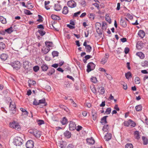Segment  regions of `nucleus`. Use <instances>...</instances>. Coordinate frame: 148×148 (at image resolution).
Segmentation results:
<instances>
[{
	"label": "nucleus",
	"instance_id": "1",
	"mask_svg": "<svg viewBox=\"0 0 148 148\" xmlns=\"http://www.w3.org/2000/svg\"><path fill=\"white\" fill-rule=\"evenodd\" d=\"M32 64L29 61L25 60L23 62V67L27 71H29L32 69Z\"/></svg>",
	"mask_w": 148,
	"mask_h": 148
},
{
	"label": "nucleus",
	"instance_id": "2",
	"mask_svg": "<svg viewBox=\"0 0 148 148\" xmlns=\"http://www.w3.org/2000/svg\"><path fill=\"white\" fill-rule=\"evenodd\" d=\"M23 140L19 137H16L14 140L13 143L16 146H20L22 145Z\"/></svg>",
	"mask_w": 148,
	"mask_h": 148
},
{
	"label": "nucleus",
	"instance_id": "3",
	"mask_svg": "<svg viewBox=\"0 0 148 148\" xmlns=\"http://www.w3.org/2000/svg\"><path fill=\"white\" fill-rule=\"evenodd\" d=\"M129 20L126 18L121 17L120 21V24L123 27L125 28L127 26V22Z\"/></svg>",
	"mask_w": 148,
	"mask_h": 148
},
{
	"label": "nucleus",
	"instance_id": "4",
	"mask_svg": "<svg viewBox=\"0 0 148 148\" xmlns=\"http://www.w3.org/2000/svg\"><path fill=\"white\" fill-rule=\"evenodd\" d=\"M10 127L18 130H19L21 129L20 126L15 121L10 123Z\"/></svg>",
	"mask_w": 148,
	"mask_h": 148
},
{
	"label": "nucleus",
	"instance_id": "5",
	"mask_svg": "<svg viewBox=\"0 0 148 148\" xmlns=\"http://www.w3.org/2000/svg\"><path fill=\"white\" fill-rule=\"evenodd\" d=\"M87 67L86 71L89 73L95 69V65L92 62H90L88 64Z\"/></svg>",
	"mask_w": 148,
	"mask_h": 148
},
{
	"label": "nucleus",
	"instance_id": "6",
	"mask_svg": "<svg viewBox=\"0 0 148 148\" xmlns=\"http://www.w3.org/2000/svg\"><path fill=\"white\" fill-rule=\"evenodd\" d=\"M21 63H20L19 61H16L14 62L11 65L14 69L18 70L21 68Z\"/></svg>",
	"mask_w": 148,
	"mask_h": 148
},
{
	"label": "nucleus",
	"instance_id": "7",
	"mask_svg": "<svg viewBox=\"0 0 148 148\" xmlns=\"http://www.w3.org/2000/svg\"><path fill=\"white\" fill-rule=\"evenodd\" d=\"M9 109L11 111V114H13L16 113V106L14 103H12L11 102L10 103Z\"/></svg>",
	"mask_w": 148,
	"mask_h": 148
},
{
	"label": "nucleus",
	"instance_id": "8",
	"mask_svg": "<svg viewBox=\"0 0 148 148\" xmlns=\"http://www.w3.org/2000/svg\"><path fill=\"white\" fill-rule=\"evenodd\" d=\"M68 6L71 8H74L76 6V3L74 1L71 0L69 1L67 3Z\"/></svg>",
	"mask_w": 148,
	"mask_h": 148
},
{
	"label": "nucleus",
	"instance_id": "9",
	"mask_svg": "<svg viewBox=\"0 0 148 148\" xmlns=\"http://www.w3.org/2000/svg\"><path fill=\"white\" fill-rule=\"evenodd\" d=\"M34 144V142L32 140H28L26 143V148H33Z\"/></svg>",
	"mask_w": 148,
	"mask_h": 148
},
{
	"label": "nucleus",
	"instance_id": "10",
	"mask_svg": "<svg viewBox=\"0 0 148 148\" xmlns=\"http://www.w3.org/2000/svg\"><path fill=\"white\" fill-rule=\"evenodd\" d=\"M69 125L70 130H73L76 129V124L75 122L72 121H70Z\"/></svg>",
	"mask_w": 148,
	"mask_h": 148
},
{
	"label": "nucleus",
	"instance_id": "11",
	"mask_svg": "<svg viewBox=\"0 0 148 148\" xmlns=\"http://www.w3.org/2000/svg\"><path fill=\"white\" fill-rule=\"evenodd\" d=\"M33 135L36 137H39L41 135V133L40 131L35 129Z\"/></svg>",
	"mask_w": 148,
	"mask_h": 148
},
{
	"label": "nucleus",
	"instance_id": "12",
	"mask_svg": "<svg viewBox=\"0 0 148 148\" xmlns=\"http://www.w3.org/2000/svg\"><path fill=\"white\" fill-rule=\"evenodd\" d=\"M97 89L98 90V92L100 94L103 95L105 92V90L103 87L102 86L98 87Z\"/></svg>",
	"mask_w": 148,
	"mask_h": 148
},
{
	"label": "nucleus",
	"instance_id": "13",
	"mask_svg": "<svg viewBox=\"0 0 148 148\" xmlns=\"http://www.w3.org/2000/svg\"><path fill=\"white\" fill-rule=\"evenodd\" d=\"M86 141L89 145H93L95 143L94 140L92 137L91 138L87 139Z\"/></svg>",
	"mask_w": 148,
	"mask_h": 148
},
{
	"label": "nucleus",
	"instance_id": "14",
	"mask_svg": "<svg viewBox=\"0 0 148 148\" xmlns=\"http://www.w3.org/2000/svg\"><path fill=\"white\" fill-rule=\"evenodd\" d=\"M8 58V56L7 54L6 53H2L0 56V58L3 61H4L6 60Z\"/></svg>",
	"mask_w": 148,
	"mask_h": 148
},
{
	"label": "nucleus",
	"instance_id": "15",
	"mask_svg": "<svg viewBox=\"0 0 148 148\" xmlns=\"http://www.w3.org/2000/svg\"><path fill=\"white\" fill-rule=\"evenodd\" d=\"M108 116H103L101 119V121L100 123L102 125H104L105 124H106L108 123L106 121V118L108 117Z\"/></svg>",
	"mask_w": 148,
	"mask_h": 148
},
{
	"label": "nucleus",
	"instance_id": "16",
	"mask_svg": "<svg viewBox=\"0 0 148 148\" xmlns=\"http://www.w3.org/2000/svg\"><path fill=\"white\" fill-rule=\"evenodd\" d=\"M54 8V10L56 11H59L62 9L61 5L58 4H56Z\"/></svg>",
	"mask_w": 148,
	"mask_h": 148
},
{
	"label": "nucleus",
	"instance_id": "17",
	"mask_svg": "<svg viewBox=\"0 0 148 148\" xmlns=\"http://www.w3.org/2000/svg\"><path fill=\"white\" fill-rule=\"evenodd\" d=\"M138 35L141 38H143L145 35V33L143 30H140L138 32Z\"/></svg>",
	"mask_w": 148,
	"mask_h": 148
},
{
	"label": "nucleus",
	"instance_id": "18",
	"mask_svg": "<svg viewBox=\"0 0 148 148\" xmlns=\"http://www.w3.org/2000/svg\"><path fill=\"white\" fill-rule=\"evenodd\" d=\"M136 55L142 59H143L145 57L144 54L141 52H137Z\"/></svg>",
	"mask_w": 148,
	"mask_h": 148
},
{
	"label": "nucleus",
	"instance_id": "19",
	"mask_svg": "<svg viewBox=\"0 0 148 148\" xmlns=\"http://www.w3.org/2000/svg\"><path fill=\"white\" fill-rule=\"evenodd\" d=\"M112 138V134H111L107 133L106 135L104 136V139L108 141L110 140Z\"/></svg>",
	"mask_w": 148,
	"mask_h": 148
},
{
	"label": "nucleus",
	"instance_id": "20",
	"mask_svg": "<svg viewBox=\"0 0 148 148\" xmlns=\"http://www.w3.org/2000/svg\"><path fill=\"white\" fill-rule=\"evenodd\" d=\"M49 67L46 64H42L41 66V68L43 71H46L48 69Z\"/></svg>",
	"mask_w": 148,
	"mask_h": 148
},
{
	"label": "nucleus",
	"instance_id": "21",
	"mask_svg": "<svg viewBox=\"0 0 148 148\" xmlns=\"http://www.w3.org/2000/svg\"><path fill=\"white\" fill-rule=\"evenodd\" d=\"M142 139L144 145H146L148 144V139L147 137L145 136H143L142 137Z\"/></svg>",
	"mask_w": 148,
	"mask_h": 148
},
{
	"label": "nucleus",
	"instance_id": "22",
	"mask_svg": "<svg viewBox=\"0 0 148 148\" xmlns=\"http://www.w3.org/2000/svg\"><path fill=\"white\" fill-rule=\"evenodd\" d=\"M134 134L135 136V138L137 140L140 139V136L139 131H135L134 133Z\"/></svg>",
	"mask_w": 148,
	"mask_h": 148
},
{
	"label": "nucleus",
	"instance_id": "23",
	"mask_svg": "<svg viewBox=\"0 0 148 148\" xmlns=\"http://www.w3.org/2000/svg\"><path fill=\"white\" fill-rule=\"evenodd\" d=\"M64 135L65 137L67 138H70L71 136V132L67 131L64 133Z\"/></svg>",
	"mask_w": 148,
	"mask_h": 148
},
{
	"label": "nucleus",
	"instance_id": "24",
	"mask_svg": "<svg viewBox=\"0 0 148 148\" xmlns=\"http://www.w3.org/2000/svg\"><path fill=\"white\" fill-rule=\"evenodd\" d=\"M105 19L106 21L109 23V24L111 23V19L108 14H106L105 15Z\"/></svg>",
	"mask_w": 148,
	"mask_h": 148
},
{
	"label": "nucleus",
	"instance_id": "25",
	"mask_svg": "<svg viewBox=\"0 0 148 148\" xmlns=\"http://www.w3.org/2000/svg\"><path fill=\"white\" fill-rule=\"evenodd\" d=\"M68 8L67 6H65L63 9L62 13L64 14H66L68 12Z\"/></svg>",
	"mask_w": 148,
	"mask_h": 148
},
{
	"label": "nucleus",
	"instance_id": "26",
	"mask_svg": "<svg viewBox=\"0 0 148 148\" xmlns=\"http://www.w3.org/2000/svg\"><path fill=\"white\" fill-rule=\"evenodd\" d=\"M55 69L53 68H51L50 70H49L48 73H47V74L49 75L50 76L53 74L55 72Z\"/></svg>",
	"mask_w": 148,
	"mask_h": 148
},
{
	"label": "nucleus",
	"instance_id": "27",
	"mask_svg": "<svg viewBox=\"0 0 148 148\" xmlns=\"http://www.w3.org/2000/svg\"><path fill=\"white\" fill-rule=\"evenodd\" d=\"M51 18L55 20H59L60 19V18L59 16L53 14L51 15Z\"/></svg>",
	"mask_w": 148,
	"mask_h": 148
},
{
	"label": "nucleus",
	"instance_id": "28",
	"mask_svg": "<svg viewBox=\"0 0 148 148\" xmlns=\"http://www.w3.org/2000/svg\"><path fill=\"white\" fill-rule=\"evenodd\" d=\"M39 104H45L44 106H46L47 105V103L46 102L45 99L44 98L39 101Z\"/></svg>",
	"mask_w": 148,
	"mask_h": 148
},
{
	"label": "nucleus",
	"instance_id": "29",
	"mask_svg": "<svg viewBox=\"0 0 148 148\" xmlns=\"http://www.w3.org/2000/svg\"><path fill=\"white\" fill-rule=\"evenodd\" d=\"M95 15L93 13H89L88 15V17L91 20H93L94 19Z\"/></svg>",
	"mask_w": 148,
	"mask_h": 148
},
{
	"label": "nucleus",
	"instance_id": "30",
	"mask_svg": "<svg viewBox=\"0 0 148 148\" xmlns=\"http://www.w3.org/2000/svg\"><path fill=\"white\" fill-rule=\"evenodd\" d=\"M50 49L49 47H47V48H45L44 49H42V53L44 54H46L47 53L50 51Z\"/></svg>",
	"mask_w": 148,
	"mask_h": 148
},
{
	"label": "nucleus",
	"instance_id": "31",
	"mask_svg": "<svg viewBox=\"0 0 148 148\" xmlns=\"http://www.w3.org/2000/svg\"><path fill=\"white\" fill-rule=\"evenodd\" d=\"M142 109V107L141 105H139L136 106L135 107V109L137 111H141Z\"/></svg>",
	"mask_w": 148,
	"mask_h": 148
},
{
	"label": "nucleus",
	"instance_id": "32",
	"mask_svg": "<svg viewBox=\"0 0 148 148\" xmlns=\"http://www.w3.org/2000/svg\"><path fill=\"white\" fill-rule=\"evenodd\" d=\"M45 44L47 47H51L52 46L53 43L52 42L46 41L45 42Z\"/></svg>",
	"mask_w": 148,
	"mask_h": 148
},
{
	"label": "nucleus",
	"instance_id": "33",
	"mask_svg": "<svg viewBox=\"0 0 148 148\" xmlns=\"http://www.w3.org/2000/svg\"><path fill=\"white\" fill-rule=\"evenodd\" d=\"M5 47V44L2 42H0V50H3Z\"/></svg>",
	"mask_w": 148,
	"mask_h": 148
},
{
	"label": "nucleus",
	"instance_id": "34",
	"mask_svg": "<svg viewBox=\"0 0 148 148\" xmlns=\"http://www.w3.org/2000/svg\"><path fill=\"white\" fill-rule=\"evenodd\" d=\"M38 32L39 33L41 36H43L46 34V32L45 31L41 29L38 30Z\"/></svg>",
	"mask_w": 148,
	"mask_h": 148
},
{
	"label": "nucleus",
	"instance_id": "35",
	"mask_svg": "<svg viewBox=\"0 0 148 148\" xmlns=\"http://www.w3.org/2000/svg\"><path fill=\"white\" fill-rule=\"evenodd\" d=\"M125 75L126 78L128 79L132 77V74L130 72H128L126 73Z\"/></svg>",
	"mask_w": 148,
	"mask_h": 148
},
{
	"label": "nucleus",
	"instance_id": "36",
	"mask_svg": "<svg viewBox=\"0 0 148 148\" xmlns=\"http://www.w3.org/2000/svg\"><path fill=\"white\" fill-rule=\"evenodd\" d=\"M85 49H86V52L89 53L91 51L92 47L90 45H88L85 47Z\"/></svg>",
	"mask_w": 148,
	"mask_h": 148
},
{
	"label": "nucleus",
	"instance_id": "37",
	"mask_svg": "<svg viewBox=\"0 0 148 148\" xmlns=\"http://www.w3.org/2000/svg\"><path fill=\"white\" fill-rule=\"evenodd\" d=\"M31 4H32V3L29 2V1L27 2L26 5V8H27V9H31L33 8V6L31 5Z\"/></svg>",
	"mask_w": 148,
	"mask_h": 148
},
{
	"label": "nucleus",
	"instance_id": "38",
	"mask_svg": "<svg viewBox=\"0 0 148 148\" xmlns=\"http://www.w3.org/2000/svg\"><path fill=\"white\" fill-rule=\"evenodd\" d=\"M141 65L143 67H147L148 66V61L145 60L143 61L141 63Z\"/></svg>",
	"mask_w": 148,
	"mask_h": 148
},
{
	"label": "nucleus",
	"instance_id": "39",
	"mask_svg": "<svg viewBox=\"0 0 148 148\" xmlns=\"http://www.w3.org/2000/svg\"><path fill=\"white\" fill-rule=\"evenodd\" d=\"M0 21L3 24H5L6 23V19L2 16H0Z\"/></svg>",
	"mask_w": 148,
	"mask_h": 148
},
{
	"label": "nucleus",
	"instance_id": "40",
	"mask_svg": "<svg viewBox=\"0 0 148 148\" xmlns=\"http://www.w3.org/2000/svg\"><path fill=\"white\" fill-rule=\"evenodd\" d=\"M79 4L83 7H85L86 5V3L85 0H82L79 2Z\"/></svg>",
	"mask_w": 148,
	"mask_h": 148
},
{
	"label": "nucleus",
	"instance_id": "41",
	"mask_svg": "<svg viewBox=\"0 0 148 148\" xmlns=\"http://www.w3.org/2000/svg\"><path fill=\"white\" fill-rule=\"evenodd\" d=\"M29 86H30V85H34L36 84V82L34 80H29L28 81Z\"/></svg>",
	"mask_w": 148,
	"mask_h": 148
},
{
	"label": "nucleus",
	"instance_id": "42",
	"mask_svg": "<svg viewBox=\"0 0 148 148\" xmlns=\"http://www.w3.org/2000/svg\"><path fill=\"white\" fill-rule=\"evenodd\" d=\"M130 122H132L131 119H129L127 121H125L123 123L124 126L127 127L129 126L130 125Z\"/></svg>",
	"mask_w": 148,
	"mask_h": 148
},
{
	"label": "nucleus",
	"instance_id": "43",
	"mask_svg": "<svg viewBox=\"0 0 148 148\" xmlns=\"http://www.w3.org/2000/svg\"><path fill=\"white\" fill-rule=\"evenodd\" d=\"M121 83L122 85H123V88L125 90L127 89V84L126 83H125L124 82L122 81L121 82Z\"/></svg>",
	"mask_w": 148,
	"mask_h": 148
},
{
	"label": "nucleus",
	"instance_id": "44",
	"mask_svg": "<svg viewBox=\"0 0 148 148\" xmlns=\"http://www.w3.org/2000/svg\"><path fill=\"white\" fill-rule=\"evenodd\" d=\"M12 27H11L7 29H5V32H7L8 33L10 34L13 32V31L12 30Z\"/></svg>",
	"mask_w": 148,
	"mask_h": 148
},
{
	"label": "nucleus",
	"instance_id": "45",
	"mask_svg": "<svg viewBox=\"0 0 148 148\" xmlns=\"http://www.w3.org/2000/svg\"><path fill=\"white\" fill-rule=\"evenodd\" d=\"M38 19L37 20V21L39 22L40 23H42L43 21V17L41 16L40 15H38Z\"/></svg>",
	"mask_w": 148,
	"mask_h": 148
},
{
	"label": "nucleus",
	"instance_id": "46",
	"mask_svg": "<svg viewBox=\"0 0 148 148\" xmlns=\"http://www.w3.org/2000/svg\"><path fill=\"white\" fill-rule=\"evenodd\" d=\"M67 123V120L65 117H64L62 121V123L63 125H65Z\"/></svg>",
	"mask_w": 148,
	"mask_h": 148
},
{
	"label": "nucleus",
	"instance_id": "47",
	"mask_svg": "<svg viewBox=\"0 0 148 148\" xmlns=\"http://www.w3.org/2000/svg\"><path fill=\"white\" fill-rule=\"evenodd\" d=\"M52 54L53 56V57H54L56 56H58L59 54V53L56 51H53L52 52Z\"/></svg>",
	"mask_w": 148,
	"mask_h": 148
},
{
	"label": "nucleus",
	"instance_id": "48",
	"mask_svg": "<svg viewBox=\"0 0 148 148\" xmlns=\"http://www.w3.org/2000/svg\"><path fill=\"white\" fill-rule=\"evenodd\" d=\"M133 146L131 143H127L125 145V148H133Z\"/></svg>",
	"mask_w": 148,
	"mask_h": 148
},
{
	"label": "nucleus",
	"instance_id": "49",
	"mask_svg": "<svg viewBox=\"0 0 148 148\" xmlns=\"http://www.w3.org/2000/svg\"><path fill=\"white\" fill-rule=\"evenodd\" d=\"M24 12L25 14L27 15H30L32 14L29 10L27 9H24Z\"/></svg>",
	"mask_w": 148,
	"mask_h": 148
},
{
	"label": "nucleus",
	"instance_id": "50",
	"mask_svg": "<svg viewBox=\"0 0 148 148\" xmlns=\"http://www.w3.org/2000/svg\"><path fill=\"white\" fill-rule=\"evenodd\" d=\"M104 75L109 80H111L112 79V77L110 74L106 73H105Z\"/></svg>",
	"mask_w": 148,
	"mask_h": 148
},
{
	"label": "nucleus",
	"instance_id": "51",
	"mask_svg": "<svg viewBox=\"0 0 148 148\" xmlns=\"http://www.w3.org/2000/svg\"><path fill=\"white\" fill-rule=\"evenodd\" d=\"M91 81L93 83H95L97 81V79L95 77H92L91 78Z\"/></svg>",
	"mask_w": 148,
	"mask_h": 148
},
{
	"label": "nucleus",
	"instance_id": "52",
	"mask_svg": "<svg viewBox=\"0 0 148 148\" xmlns=\"http://www.w3.org/2000/svg\"><path fill=\"white\" fill-rule=\"evenodd\" d=\"M111 108H108L106 110L105 113L107 114H110L111 112Z\"/></svg>",
	"mask_w": 148,
	"mask_h": 148
},
{
	"label": "nucleus",
	"instance_id": "53",
	"mask_svg": "<svg viewBox=\"0 0 148 148\" xmlns=\"http://www.w3.org/2000/svg\"><path fill=\"white\" fill-rule=\"evenodd\" d=\"M106 23L105 22H102V29L105 30L107 28Z\"/></svg>",
	"mask_w": 148,
	"mask_h": 148
},
{
	"label": "nucleus",
	"instance_id": "54",
	"mask_svg": "<svg viewBox=\"0 0 148 148\" xmlns=\"http://www.w3.org/2000/svg\"><path fill=\"white\" fill-rule=\"evenodd\" d=\"M38 124L39 125H40L44 124V121L42 120H39L37 121Z\"/></svg>",
	"mask_w": 148,
	"mask_h": 148
},
{
	"label": "nucleus",
	"instance_id": "55",
	"mask_svg": "<svg viewBox=\"0 0 148 148\" xmlns=\"http://www.w3.org/2000/svg\"><path fill=\"white\" fill-rule=\"evenodd\" d=\"M33 70L35 72H37L39 69V67L38 66H36L33 67Z\"/></svg>",
	"mask_w": 148,
	"mask_h": 148
},
{
	"label": "nucleus",
	"instance_id": "56",
	"mask_svg": "<svg viewBox=\"0 0 148 148\" xmlns=\"http://www.w3.org/2000/svg\"><path fill=\"white\" fill-rule=\"evenodd\" d=\"M135 81L136 84H138L140 83V78L138 77H136L135 79Z\"/></svg>",
	"mask_w": 148,
	"mask_h": 148
},
{
	"label": "nucleus",
	"instance_id": "57",
	"mask_svg": "<svg viewBox=\"0 0 148 148\" xmlns=\"http://www.w3.org/2000/svg\"><path fill=\"white\" fill-rule=\"evenodd\" d=\"M101 24L100 23L98 22H97L95 24V28L96 29L100 28L101 27Z\"/></svg>",
	"mask_w": 148,
	"mask_h": 148
},
{
	"label": "nucleus",
	"instance_id": "58",
	"mask_svg": "<svg viewBox=\"0 0 148 148\" xmlns=\"http://www.w3.org/2000/svg\"><path fill=\"white\" fill-rule=\"evenodd\" d=\"M108 59L107 58H103L101 60V62L102 64H104L107 61Z\"/></svg>",
	"mask_w": 148,
	"mask_h": 148
},
{
	"label": "nucleus",
	"instance_id": "59",
	"mask_svg": "<svg viewBox=\"0 0 148 148\" xmlns=\"http://www.w3.org/2000/svg\"><path fill=\"white\" fill-rule=\"evenodd\" d=\"M108 125H104L103 128V130L105 132H107L108 129Z\"/></svg>",
	"mask_w": 148,
	"mask_h": 148
},
{
	"label": "nucleus",
	"instance_id": "60",
	"mask_svg": "<svg viewBox=\"0 0 148 148\" xmlns=\"http://www.w3.org/2000/svg\"><path fill=\"white\" fill-rule=\"evenodd\" d=\"M96 31L97 33L99 35H101L102 34V31L100 29V28L96 29Z\"/></svg>",
	"mask_w": 148,
	"mask_h": 148
},
{
	"label": "nucleus",
	"instance_id": "61",
	"mask_svg": "<svg viewBox=\"0 0 148 148\" xmlns=\"http://www.w3.org/2000/svg\"><path fill=\"white\" fill-rule=\"evenodd\" d=\"M130 49L128 47H126L125 48L124 52L125 54H127L129 52Z\"/></svg>",
	"mask_w": 148,
	"mask_h": 148
},
{
	"label": "nucleus",
	"instance_id": "62",
	"mask_svg": "<svg viewBox=\"0 0 148 148\" xmlns=\"http://www.w3.org/2000/svg\"><path fill=\"white\" fill-rule=\"evenodd\" d=\"M97 114L96 113H94L92 115V119L94 120H95L97 119Z\"/></svg>",
	"mask_w": 148,
	"mask_h": 148
},
{
	"label": "nucleus",
	"instance_id": "63",
	"mask_svg": "<svg viewBox=\"0 0 148 148\" xmlns=\"http://www.w3.org/2000/svg\"><path fill=\"white\" fill-rule=\"evenodd\" d=\"M33 104L34 105L36 106L39 105V101L38 102L36 99H34V101L33 102Z\"/></svg>",
	"mask_w": 148,
	"mask_h": 148
},
{
	"label": "nucleus",
	"instance_id": "64",
	"mask_svg": "<svg viewBox=\"0 0 148 148\" xmlns=\"http://www.w3.org/2000/svg\"><path fill=\"white\" fill-rule=\"evenodd\" d=\"M92 57V56H91L89 55H87L85 56L84 58L87 60Z\"/></svg>",
	"mask_w": 148,
	"mask_h": 148
}]
</instances>
